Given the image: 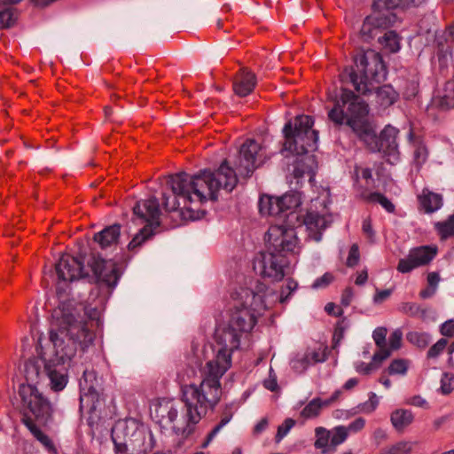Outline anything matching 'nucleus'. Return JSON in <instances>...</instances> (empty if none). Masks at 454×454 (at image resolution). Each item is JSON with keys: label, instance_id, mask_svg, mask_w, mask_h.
Listing matches in <instances>:
<instances>
[{"label": "nucleus", "instance_id": "1", "mask_svg": "<svg viewBox=\"0 0 454 454\" xmlns=\"http://www.w3.org/2000/svg\"><path fill=\"white\" fill-rule=\"evenodd\" d=\"M335 129L345 126L348 136L361 143L371 153H382L387 157V162L394 164L391 158L399 160L396 141L399 130L387 125L380 134L377 123L370 114L369 104L352 90L340 87V94L333 99V106L327 114Z\"/></svg>", "mask_w": 454, "mask_h": 454}, {"label": "nucleus", "instance_id": "2", "mask_svg": "<svg viewBox=\"0 0 454 454\" xmlns=\"http://www.w3.org/2000/svg\"><path fill=\"white\" fill-rule=\"evenodd\" d=\"M352 65L339 74L342 84H350L360 98L375 94L376 103L387 108L399 99V93L391 84H382L388 74L387 65L380 52L372 49L356 48L352 53Z\"/></svg>", "mask_w": 454, "mask_h": 454}, {"label": "nucleus", "instance_id": "3", "mask_svg": "<svg viewBox=\"0 0 454 454\" xmlns=\"http://www.w3.org/2000/svg\"><path fill=\"white\" fill-rule=\"evenodd\" d=\"M238 183L237 173L227 159H224L215 171L204 168L193 176L182 171L169 175L167 180L171 191L183 198L184 207L191 213L192 220L202 219L207 215V211H194L187 207L188 204L194 200L204 203L208 199L216 201L220 189L231 192Z\"/></svg>", "mask_w": 454, "mask_h": 454}, {"label": "nucleus", "instance_id": "4", "mask_svg": "<svg viewBox=\"0 0 454 454\" xmlns=\"http://www.w3.org/2000/svg\"><path fill=\"white\" fill-rule=\"evenodd\" d=\"M315 120L311 115L299 114L287 121L282 129L284 137L283 149L296 155L294 163L293 176L296 179L302 178L305 174L312 180L317 161L314 154L317 149L318 131L313 129Z\"/></svg>", "mask_w": 454, "mask_h": 454}, {"label": "nucleus", "instance_id": "5", "mask_svg": "<svg viewBox=\"0 0 454 454\" xmlns=\"http://www.w3.org/2000/svg\"><path fill=\"white\" fill-rule=\"evenodd\" d=\"M57 328L49 332L50 340L54 346V354L51 360L70 365L78 347L84 351L93 344L96 334L88 327L86 320H78L75 309H69L63 305L60 316L57 317Z\"/></svg>", "mask_w": 454, "mask_h": 454}, {"label": "nucleus", "instance_id": "6", "mask_svg": "<svg viewBox=\"0 0 454 454\" xmlns=\"http://www.w3.org/2000/svg\"><path fill=\"white\" fill-rule=\"evenodd\" d=\"M298 238L294 227L285 225L270 226L266 233L267 251L260 253L254 268L260 269V276L271 282L281 281L285 276V268L290 264L288 255L294 254Z\"/></svg>", "mask_w": 454, "mask_h": 454}, {"label": "nucleus", "instance_id": "7", "mask_svg": "<svg viewBox=\"0 0 454 454\" xmlns=\"http://www.w3.org/2000/svg\"><path fill=\"white\" fill-rule=\"evenodd\" d=\"M20 397V422L48 450H55L52 440L42 431L54 424V405L37 387H23Z\"/></svg>", "mask_w": 454, "mask_h": 454}, {"label": "nucleus", "instance_id": "8", "mask_svg": "<svg viewBox=\"0 0 454 454\" xmlns=\"http://www.w3.org/2000/svg\"><path fill=\"white\" fill-rule=\"evenodd\" d=\"M180 400L184 403L182 418L184 427H173L176 434L186 440L196 431L200 421L206 417L208 410L215 411L222 398V388H208L194 383L181 388Z\"/></svg>", "mask_w": 454, "mask_h": 454}, {"label": "nucleus", "instance_id": "9", "mask_svg": "<svg viewBox=\"0 0 454 454\" xmlns=\"http://www.w3.org/2000/svg\"><path fill=\"white\" fill-rule=\"evenodd\" d=\"M420 0H373L371 5L372 12L363 20L358 31V39L364 43L372 44L379 40L384 31L391 28L398 20L396 9L407 10Z\"/></svg>", "mask_w": 454, "mask_h": 454}, {"label": "nucleus", "instance_id": "10", "mask_svg": "<svg viewBox=\"0 0 454 454\" xmlns=\"http://www.w3.org/2000/svg\"><path fill=\"white\" fill-rule=\"evenodd\" d=\"M129 260L130 256L125 254H122L120 260H106L99 254H92L88 260V266L92 272L90 278L95 284L94 289L90 292V298L97 299L102 309H105L123 274L121 265L124 264L126 266Z\"/></svg>", "mask_w": 454, "mask_h": 454}, {"label": "nucleus", "instance_id": "11", "mask_svg": "<svg viewBox=\"0 0 454 454\" xmlns=\"http://www.w3.org/2000/svg\"><path fill=\"white\" fill-rule=\"evenodd\" d=\"M237 294L239 301L231 310L228 324L243 334L253 330L267 305L263 296L250 288H242Z\"/></svg>", "mask_w": 454, "mask_h": 454}, {"label": "nucleus", "instance_id": "12", "mask_svg": "<svg viewBox=\"0 0 454 454\" xmlns=\"http://www.w3.org/2000/svg\"><path fill=\"white\" fill-rule=\"evenodd\" d=\"M132 212L138 219L149 224L144 226L129 241L127 247L129 251L135 250L154 235L152 225L153 223L157 226L160 224V209L159 200L154 196L148 200H137L132 207Z\"/></svg>", "mask_w": 454, "mask_h": 454}, {"label": "nucleus", "instance_id": "13", "mask_svg": "<svg viewBox=\"0 0 454 454\" xmlns=\"http://www.w3.org/2000/svg\"><path fill=\"white\" fill-rule=\"evenodd\" d=\"M301 204V193L297 191H290L279 197L263 194L258 202L261 215L270 216L294 215Z\"/></svg>", "mask_w": 454, "mask_h": 454}, {"label": "nucleus", "instance_id": "14", "mask_svg": "<svg viewBox=\"0 0 454 454\" xmlns=\"http://www.w3.org/2000/svg\"><path fill=\"white\" fill-rule=\"evenodd\" d=\"M83 411L88 413L87 424L90 428L89 434L93 438H103L109 432H114L112 425V416L106 409V401L91 403L87 397L83 399Z\"/></svg>", "mask_w": 454, "mask_h": 454}, {"label": "nucleus", "instance_id": "15", "mask_svg": "<svg viewBox=\"0 0 454 454\" xmlns=\"http://www.w3.org/2000/svg\"><path fill=\"white\" fill-rule=\"evenodd\" d=\"M55 272L58 278L57 294H60L61 283H71L80 278H90L84 270V257H74L69 254H63L55 263Z\"/></svg>", "mask_w": 454, "mask_h": 454}, {"label": "nucleus", "instance_id": "16", "mask_svg": "<svg viewBox=\"0 0 454 454\" xmlns=\"http://www.w3.org/2000/svg\"><path fill=\"white\" fill-rule=\"evenodd\" d=\"M261 150L260 144L254 138H247L240 146L238 161L233 168L237 176H239L246 181L252 176L254 170L259 167L256 164V156Z\"/></svg>", "mask_w": 454, "mask_h": 454}, {"label": "nucleus", "instance_id": "17", "mask_svg": "<svg viewBox=\"0 0 454 454\" xmlns=\"http://www.w3.org/2000/svg\"><path fill=\"white\" fill-rule=\"evenodd\" d=\"M315 437L316 450H320L322 454L333 453L348 439V428L345 426H337L332 429L317 427L315 428Z\"/></svg>", "mask_w": 454, "mask_h": 454}, {"label": "nucleus", "instance_id": "18", "mask_svg": "<svg viewBox=\"0 0 454 454\" xmlns=\"http://www.w3.org/2000/svg\"><path fill=\"white\" fill-rule=\"evenodd\" d=\"M80 386V411H83V399L91 401L89 403L105 401L99 393L101 383L95 370L85 369L79 381Z\"/></svg>", "mask_w": 454, "mask_h": 454}, {"label": "nucleus", "instance_id": "19", "mask_svg": "<svg viewBox=\"0 0 454 454\" xmlns=\"http://www.w3.org/2000/svg\"><path fill=\"white\" fill-rule=\"evenodd\" d=\"M47 360L43 356H32L25 362L24 376L26 382L20 384L19 390L27 386L37 387L41 380L45 378L44 363Z\"/></svg>", "mask_w": 454, "mask_h": 454}, {"label": "nucleus", "instance_id": "20", "mask_svg": "<svg viewBox=\"0 0 454 454\" xmlns=\"http://www.w3.org/2000/svg\"><path fill=\"white\" fill-rule=\"evenodd\" d=\"M68 365L51 359L44 363L45 378L50 380L51 388L59 392L63 390L68 382Z\"/></svg>", "mask_w": 454, "mask_h": 454}, {"label": "nucleus", "instance_id": "21", "mask_svg": "<svg viewBox=\"0 0 454 454\" xmlns=\"http://www.w3.org/2000/svg\"><path fill=\"white\" fill-rule=\"evenodd\" d=\"M257 84L254 72L248 67H241L234 75L232 88L234 93L239 98L250 95Z\"/></svg>", "mask_w": 454, "mask_h": 454}, {"label": "nucleus", "instance_id": "22", "mask_svg": "<svg viewBox=\"0 0 454 454\" xmlns=\"http://www.w3.org/2000/svg\"><path fill=\"white\" fill-rule=\"evenodd\" d=\"M241 336V333L227 324L226 326L215 331V340L217 346L235 351L239 348Z\"/></svg>", "mask_w": 454, "mask_h": 454}, {"label": "nucleus", "instance_id": "23", "mask_svg": "<svg viewBox=\"0 0 454 454\" xmlns=\"http://www.w3.org/2000/svg\"><path fill=\"white\" fill-rule=\"evenodd\" d=\"M121 225L114 223L105 227L102 231L93 236V240L97 242L102 249L111 247L119 242L121 237Z\"/></svg>", "mask_w": 454, "mask_h": 454}, {"label": "nucleus", "instance_id": "24", "mask_svg": "<svg viewBox=\"0 0 454 454\" xmlns=\"http://www.w3.org/2000/svg\"><path fill=\"white\" fill-rule=\"evenodd\" d=\"M207 368V372L199 386L207 387L208 388H222L220 380L228 371L227 366L220 365L216 362L208 361Z\"/></svg>", "mask_w": 454, "mask_h": 454}, {"label": "nucleus", "instance_id": "25", "mask_svg": "<svg viewBox=\"0 0 454 454\" xmlns=\"http://www.w3.org/2000/svg\"><path fill=\"white\" fill-rule=\"evenodd\" d=\"M387 329L384 326L377 327L372 333V338L378 350L374 353L372 360L374 362H382L390 356V349L387 348L386 336Z\"/></svg>", "mask_w": 454, "mask_h": 454}, {"label": "nucleus", "instance_id": "26", "mask_svg": "<svg viewBox=\"0 0 454 454\" xmlns=\"http://www.w3.org/2000/svg\"><path fill=\"white\" fill-rule=\"evenodd\" d=\"M418 200L420 207L427 214H432L442 206V196L427 188L422 190V193L418 196Z\"/></svg>", "mask_w": 454, "mask_h": 454}, {"label": "nucleus", "instance_id": "27", "mask_svg": "<svg viewBox=\"0 0 454 454\" xmlns=\"http://www.w3.org/2000/svg\"><path fill=\"white\" fill-rule=\"evenodd\" d=\"M444 94L434 100V107L442 112L454 108V80L447 81L443 88Z\"/></svg>", "mask_w": 454, "mask_h": 454}, {"label": "nucleus", "instance_id": "28", "mask_svg": "<svg viewBox=\"0 0 454 454\" xmlns=\"http://www.w3.org/2000/svg\"><path fill=\"white\" fill-rule=\"evenodd\" d=\"M410 254L416 265L419 267L428 264L436 256L437 248L431 246H420L411 249Z\"/></svg>", "mask_w": 454, "mask_h": 454}, {"label": "nucleus", "instance_id": "29", "mask_svg": "<svg viewBox=\"0 0 454 454\" xmlns=\"http://www.w3.org/2000/svg\"><path fill=\"white\" fill-rule=\"evenodd\" d=\"M302 223L309 231H317V237H315L316 240L318 241L321 239L322 234L320 231L326 228V222L324 215H320L318 212L308 211L303 216Z\"/></svg>", "mask_w": 454, "mask_h": 454}, {"label": "nucleus", "instance_id": "30", "mask_svg": "<svg viewBox=\"0 0 454 454\" xmlns=\"http://www.w3.org/2000/svg\"><path fill=\"white\" fill-rule=\"evenodd\" d=\"M133 437H137L132 440L134 454H148L153 450L155 440L152 433L149 434L148 442L145 433L141 431L134 433Z\"/></svg>", "mask_w": 454, "mask_h": 454}, {"label": "nucleus", "instance_id": "31", "mask_svg": "<svg viewBox=\"0 0 454 454\" xmlns=\"http://www.w3.org/2000/svg\"><path fill=\"white\" fill-rule=\"evenodd\" d=\"M390 420L397 432H403L413 422L414 416L410 410L396 409L391 413Z\"/></svg>", "mask_w": 454, "mask_h": 454}, {"label": "nucleus", "instance_id": "32", "mask_svg": "<svg viewBox=\"0 0 454 454\" xmlns=\"http://www.w3.org/2000/svg\"><path fill=\"white\" fill-rule=\"evenodd\" d=\"M400 40L401 37L398 33L388 28L379 37L378 43L383 49L388 51L390 53H395L400 51Z\"/></svg>", "mask_w": 454, "mask_h": 454}, {"label": "nucleus", "instance_id": "33", "mask_svg": "<svg viewBox=\"0 0 454 454\" xmlns=\"http://www.w3.org/2000/svg\"><path fill=\"white\" fill-rule=\"evenodd\" d=\"M361 198L368 203H379L388 213H394L395 210V206L381 192H372L366 193L364 192L361 193Z\"/></svg>", "mask_w": 454, "mask_h": 454}, {"label": "nucleus", "instance_id": "34", "mask_svg": "<svg viewBox=\"0 0 454 454\" xmlns=\"http://www.w3.org/2000/svg\"><path fill=\"white\" fill-rule=\"evenodd\" d=\"M434 229L441 240H446L450 237H454V213L449 215L447 220L436 222L434 223Z\"/></svg>", "mask_w": 454, "mask_h": 454}, {"label": "nucleus", "instance_id": "35", "mask_svg": "<svg viewBox=\"0 0 454 454\" xmlns=\"http://www.w3.org/2000/svg\"><path fill=\"white\" fill-rule=\"evenodd\" d=\"M400 311L411 317H419L422 320L427 317V309L415 302H403Z\"/></svg>", "mask_w": 454, "mask_h": 454}, {"label": "nucleus", "instance_id": "36", "mask_svg": "<svg viewBox=\"0 0 454 454\" xmlns=\"http://www.w3.org/2000/svg\"><path fill=\"white\" fill-rule=\"evenodd\" d=\"M428 149L427 145L422 141H418L415 144V150L413 153V162L418 169L427 162L428 158Z\"/></svg>", "mask_w": 454, "mask_h": 454}, {"label": "nucleus", "instance_id": "37", "mask_svg": "<svg viewBox=\"0 0 454 454\" xmlns=\"http://www.w3.org/2000/svg\"><path fill=\"white\" fill-rule=\"evenodd\" d=\"M320 413L321 404L319 403V397H315L305 405L301 411L300 415L304 419H310L317 418Z\"/></svg>", "mask_w": 454, "mask_h": 454}, {"label": "nucleus", "instance_id": "38", "mask_svg": "<svg viewBox=\"0 0 454 454\" xmlns=\"http://www.w3.org/2000/svg\"><path fill=\"white\" fill-rule=\"evenodd\" d=\"M412 450L411 443L400 441L391 446H387L380 450V454H410Z\"/></svg>", "mask_w": 454, "mask_h": 454}, {"label": "nucleus", "instance_id": "39", "mask_svg": "<svg viewBox=\"0 0 454 454\" xmlns=\"http://www.w3.org/2000/svg\"><path fill=\"white\" fill-rule=\"evenodd\" d=\"M434 43L437 49V55L440 58L441 56H445L448 53L451 52L452 46L454 44H450V40L442 33H436Z\"/></svg>", "mask_w": 454, "mask_h": 454}, {"label": "nucleus", "instance_id": "40", "mask_svg": "<svg viewBox=\"0 0 454 454\" xmlns=\"http://www.w3.org/2000/svg\"><path fill=\"white\" fill-rule=\"evenodd\" d=\"M406 340L419 348H425L429 344L430 336L427 333L411 331L406 334Z\"/></svg>", "mask_w": 454, "mask_h": 454}, {"label": "nucleus", "instance_id": "41", "mask_svg": "<svg viewBox=\"0 0 454 454\" xmlns=\"http://www.w3.org/2000/svg\"><path fill=\"white\" fill-rule=\"evenodd\" d=\"M409 364L408 361L406 359L403 358H395L391 361L388 367L384 371L383 373L386 372L388 375H395V374H405L408 370Z\"/></svg>", "mask_w": 454, "mask_h": 454}, {"label": "nucleus", "instance_id": "42", "mask_svg": "<svg viewBox=\"0 0 454 454\" xmlns=\"http://www.w3.org/2000/svg\"><path fill=\"white\" fill-rule=\"evenodd\" d=\"M13 8H5L0 11V29H6L16 24L18 17L15 16Z\"/></svg>", "mask_w": 454, "mask_h": 454}, {"label": "nucleus", "instance_id": "43", "mask_svg": "<svg viewBox=\"0 0 454 454\" xmlns=\"http://www.w3.org/2000/svg\"><path fill=\"white\" fill-rule=\"evenodd\" d=\"M233 415V403H225L221 410L220 421L214 427L220 432V430L231 420Z\"/></svg>", "mask_w": 454, "mask_h": 454}, {"label": "nucleus", "instance_id": "44", "mask_svg": "<svg viewBox=\"0 0 454 454\" xmlns=\"http://www.w3.org/2000/svg\"><path fill=\"white\" fill-rule=\"evenodd\" d=\"M172 193H173L172 195H168L166 193H162V197H161L162 207L165 209V211H167L168 213L176 211L180 206L178 199L179 198L183 199L182 197L174 193L173 192H172Z\"/></svg>", "mask_w": 454, "mask_h": 454}, {"label": "nucleus", "instance_id": "45", "mask_svg": "<svg viewBox=\"0 0 454 454\" xmlns=\"http://www.w3.org/2000/svg\"><path fill=\"white\" fill-rule=\"evenodd\" d=\"M348 327L347 317H342L340 320L337 321L334 326L333 335V347L335 348L339 345L340 341L344 337L345 330Z\"/></svg>", "mask_w": 454, "mask_h": 454}, {"label": "nucleus", "instance_id": "46", "mask_svg": "<svg viewBox=\"0 0 454 454\" xmlns=\"http://www.w3.org/2000/svg\"><path fill=\"white\" fill-rule=\"evenodd\" d=\"M298 288V283L294 278H289L286 284L281 287L278 301L280 303H285L289 299L293 292Z\"/></svg>", "mask_w": 454, "mask_h": 454}, {"label": "nucleus", "instance_id": "47", "mask_svg": "<svg viewBox=\"0 0 454 454\" xmlns=\"http://www.w3.org/2000/svg\"><path fill=\"white\" fill-rule=\"evenodd\" d=\"M232 353L233 351H231L229 348L219 347L215 357L211 361L216 362L220 365L227 366V369H229L231 366Z\"/></svg>", "mask_w": 454, "mask_h": 454}, {"label": "nucleus", "instance_id": "48", "mask_svg": "<svg viewBox=\"0 0 454 454\" xmlns=\"http://www.w3.org/2000/svg\"><path fill=\"white\" fill-rule=\"evenodd\" d=\"M454 390V374L443 372L441 379L440 391L442 395H450Z\"/></svg>", "mask_w": 454, "mask_h": 454}, {"label": "nucleus", "instance_id": "49", "mask_svg": "<svg viewBox=\"0 0 454 454\" xmlns=\"http://www.w3.org/2000/svg\"><path fill=\"white\" fill-rule=\"evenodd\" d=\"M296 421L292 418H286L284 422L278 427L275 435V442H279L287 433L295 426Z\"/></svg>", "mask_w": 454, "mask_h": 454}, {"label": "nucleus", "instance_id": "50", "mask_svg": "<svg viewBox=\"0 0 454 454\" xmlns=\"http://www.w3.org/2000/svg\"><path fill=\"white\" fill-rule=\"evenodd\" d=\"M416 268H418V266L409 253L407 257L399 260L396 269L401 273H409Z\"/></svg>", "mask_w": 454, "mask_h": 454}, {"label": "nucleus", "instance_id": "51", "mask_svg": "<svg viewBox=\"0 0 454 454\" xmlns=\"http://www.w3.org/2000/svg\"><path fill=\"white\" fill-rule=\"evenodd\" d=\"M360 262V252L357 244H353L348 251V255L346 261V265L348 268H354L358 265Z\"/></svg>", "mask_w": 454, "mask_h": 454}, {"label": "nucleus", "instance_id": "52", "mask_svg": "<svg viewBox=\"0 0 454 454\" xmlns=\"http://www.w3.org/2000/svg\"><path fill=\"white\" fill-rule=\"evenodd\" d=\"M111 440L114 443V454H129L128 444L125 441L121 440V437L115 434L114 432L111 434Z\"/></svg>", "mask_w": 454, "mask_h": 454}, {"label": "nucleus", "instance_id": "53", "mask_svg": "<svg viewBox=\"0 0 454 454\" xmlns=\"http://www.w3.org/2000/svg\"><path fill=\"white\" fill-rule=\"evenodd\" d=\"M448 344V340L444 338L440 339L436 343H434L427 351V358H435L437 357L446 348Z\"/></svg>", "mask_w": 454, "mask_h": 454}, {"label": "nucleus", "instance_id": "54", "mask_svg": "<svg viewBox=\"0 0 454 454\" xmlns=\"http://www.w3.org/2000/svg\"><path fill=\"white\" fill-rule=\"evenodd\" d=\"M335 279V277L331 272H325L320 278H317L312 284L313 288H325L332 284Z\"/></svg>", "mask_w": 454, "mask_h": 454}, {"label": "nucleus", "instance_id": "55", "mask_svg": "<svg viewBox=\"0 0 454 454\" xmlns=\"http://www.w3.org/2000/svg\"><path fill=\"white\" fill-rule=\"evenodd\" d=\"M379 405V398L374 392L369 393V400L363 403V411L365 413L373 412Z\"/></svg>", "mask_w": 454, "mask_h": 454}, {"label": "nucleus", "instance_id": "56", "mask_svg": "<svg viewBox=\"0 0 454 454\" xmlns=\"http://www.w3.org/2000/svg\"><path fill=\"white\" fill-rule=\"evenodd\" d=\"M402 332L400 330H395L389 336V347H387L390 351L396 350L401 348L402 345Z\"/></svg>", "mask_w": 454, "mask_h": 454}, {"label": "nucleus", "instance_id": "57", "mask_svg": "<svg viewBox=\"0 0 454 454\" xmlns=\"http://www.w3.org/2000/svg\"><path fill=\"white\" fill-rule=\"evenodd\" d=\"M440 333L442 335L445 337H453L454 336V319H449L442 324L440 327Z\"/></svg>", "mask_w": 454, "mask_h": 454}, {"label": "nucleus", "instance_id": "58", "mask_svg": "<svg viewBox=\"0 0 454 454\" xmlns=\"http://www.w3.org/2000/svg\"><path fill=\"white\" fill-rule=\"evenodd\" d=\"M84 313L87 316V318L91 321H96L97 325H99L100 323V315L101 310H99L97 307L95 308H88L84 307Z\"/></svg>", "mask_w": 454, "mask_h": 454}, {"label": "nucleus", "instance_id": "59", "mask_svg": "<svg viewBox=\"0 0 454 454\" xmlns=\"http://www.w3.org/2000/svg\"><path fill=\"white\" fill-rule=\"evenodd\" d=\"M354 295L353 288L351 286H347L341 294L340 303L344 307H348L350 305L352 301V298Z\"/></svg>", "mask_w": 454, "mask_h": 454}, {"label": "nucleus", "instance_id": "60", "mask_svg": "<svg viewBox=\"0 0 454 454\" xmlns=\"http://www.w3.org/2000/svg\"><path fill=\"white\" fill-rule=\"evenodd\" d=\"M365 426V419L362 417H359V418H356V419H354L349 425L348 427H346V428H348V431H352V432H358V431H361Z\"/></svg>", "mask_w": 454, "mask_h": 454}, {"label": "nucleus", "instance_id": "61", "mask_svg": "<svg viewBox=\"0 0 454 454\" xmlns=\"http://www.w3.org/2000/svg\"><path fill=\"white\" fill-rule=\"evenodd\" d=\"M391 293H392V291L390 289H384V290L376 289V293L373 296V301L375 303H380L383 301L387 300L390 296Z\"/></svg>", "mask_w": 454, "mask_h": 454}, {"label": "nucleus", "instance_id": "62", "mask_svg": "<svg viewBox=\"0 0 454 454\" xmlns=\"http://www.w3.org/2000/svg\"><path fill=\"white\" fill-rule=\"evenodd\" d=\"M335 309L336 305L333 302H328L325 307V310L328 315L334 316L337 317H342L343 309L341 308H338L336 311Z\"/></svg>", "mask_w": 454, "mask_h": 454}, {"label": "nucleus", "instance_id": "63", "mask_svg": "<svg viewBox=\"0 0 454 454\" xmlns=\"http://www.w3.org/2000/svg\"><path fill=\"white\" fill-rule=\"evenodd\" d=\"M219 433V431L213 427L208 433L206 435L204 441L202 442V443L200 444V448L201 449H206L209 444L210 442L214 440V438L216 436V434Z\"/></svg>", "mask_w": 454, "mask_h": 454}, {"label": "nucleus", "instance_id": "64", "mask_svg": "<svg viewBox=\"0 0 454 454\" xmlns=\"http://www.w3.org/2000/svg\"><path fill=\"white\" fill-rule=\"evenodd\" d=\"M219 433V431L213 427L208 433L206 435L204 441L202 442V443L200 444V448L201 449H206L209 444L210 442L214 440V438L216 436V434Z\"/></svg>", "mask_w": 454, "mask_h": 454}]
</instances>
